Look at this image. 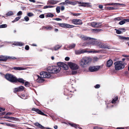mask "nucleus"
Here are the masks:
<instances>
[{
  "label": "nucleus",
  "mask_w": 129,
  "mask_h": 129,
  "mask_svg": "<svg viewBox=\"0 0 129 129\" xmlns=\"http://www.w3.org/2000/svg\"><path fill=\"white\" fill-rule=\"evenodd\" d=\"M13 13L12 11H9L7 13L6 15L7 16H10L13 15Z\"/></svg>",
  "instance_id": "obj_31"
},
{
  "label": "nucleus",
  "mask_w": 129,
  "mask_h": 129,
  "mask_svg": "<svg viewBox=\"0 0 129 129\" xmlns=\"http://www.w3.org/2000/svg\"><path fill=\"white\" fill-rule=\"evenodd\" d=\"M5 77L7 80L11 82H16L17 78L14 75L8 74L5 75Z\"/></svg>",
  "instance_id": "obj_2"
},
{
  "label": "nucleus",
  "mask_w": 129,
  "mask_h": 129,
  "mask_svg": "<svg viewBox=\"0 0 129 129\" xmlns=\"http://www.w3.org/2000/svg\"><path fill=\"white\" fill-rule=\"evenodd\" d=\"M92 30L94 31L95 32H97L99 31H100L102 30L101 29H94Z\"/></svg>",
  "instance_id": "obj_39"
},
{
  "label": "nucleus",
  "mask_w": 129,
  "mask_h": 129,
  "mask_svg": "<svg viewBox=\"0 0 129 129\" xmlns=\"http://www.w3.org/2000/svg\"><path fill=\"white\" fill-rule=\"evenodd\" d=\"M58 66L62 67L64 68L65 70H67L68 68V66L67 65L65 64L64 63L61 62H58L57 63Z\"/></svg>",
  "instance_id": "obj_13"
},
{
  "label": "nucleus",
  "mask_w": 129,
  "mask_h": 129,
  "mask_svg": "<svg viewBox=\"0 0 129 129\" xmlns=\"http://www.w3.org/2000/svg\"><path fill=\"white\" fill-rule=\"evenodd\" d=\"M21 17V16H19L18 17H16L15 19V21H18L20 18Z\"/></svg>",
  "instance_id": "obj_50"
},
{
  "label": "nucleus",
  "mask_w": 129,
  "mask_h": 129,
  "mask_svg": "<svg viewBox=\"0 0 129 129\" xmlns=\"http://www.w3.org/2000/svg\"><path fill=\"white\" fill-rule=\"evenodd\" d=\"M100 85L99 84H97L94 87L95 88H98L100 87Z\"/></svg>",
  "instance_id": "obj_52"
},
{
  "label": "nucleus",
  "mask_w": 129,
  "mask_h": 129,
  "mask_svg": "<svg viewBox=\"0 0 129 129\" xmlns=\"http://www.w3.org/2000/svg\"><path fill=\"white\" fill-rule=\"evenodd\" d=\"M5 108H2L0 107V112L3 111L5 110Z\"/></svg>",
  "instance_id": "obj_58"
},
{
  "label": "nucleus",
  "mask_w": 129,
  "mask_h": 129,
  "mask_svg": "<svg viewBox=\"0 0 129 129\" xmlns=\"http://www.w3.org/2000/svg\"><path fill=\"white\" fill-rule=\"evenodd\" d=\"M61 68L58 66L54 67V68H48L47 71L49 73L55 74L57 73L60 70Z\"/></svg>",
  "instance_id": "obj_5"
},
{
  "label": "nucleus",
  "mask_w": 129,
  "mask_h": 129,
  "mask_svg": "<svg viewBox=\"0 0 129 129\" xmlns=\"http://www.w3.org/2000/svg\"><path fill=\"white\" fill-rule=\"evenodd\" d=\"M72 22L74 24L76 25H80L82 23V21L78 19H74L72 20Z\"/></svg>",
  "instance_id": "obj_11"
},
{
  "label": "nucleus",
  "mask_w": 129,
  "mask_h": 129,
  "mask_svg": "<svg viewBox=\"0 0 129 129\" xmlns=\"http://www.w3.org/2000/svg\"><path fill=\"white\" fill-rule=\"evenodd\" d=\"M119 29L124 32H125L126 31V29L124 28H120Z\"/></svg>",
  "instance_id": "obj_60"
},
{
  "label": "nucleus",
  "mask_w": 129,
  "mask_h": 129,
  "mask_svg": "<svg viewBox=\"0 0 129 129\" xmlns=\"http://www.w3.org/2000/svg\"><path fill=\"white\" fill-rule=\"evenodd\" d=\"M115 30H116V33L117 34H121L122 33L121 31L120 30H117L116 29Z\"/></svg>",
  "instance_id": "obj_44"
},
{
  "label": "nucleus",
  "mask_w": 129,
  "mask_h": 129,
  "mask_svg": "<svg viewBox=\"0 0 129 129\" xmlns=\"http://www.w3.org/2000/svg\"><path fill=\"white\" fill-rule=\"evenodd\" d=\"M29 47L28 45L26 46L25 49L26 50H28L29 49Z\"/></svg>",
  "instance_id": "obj_56"
},
{
  "label": "nucleus",
  "mask_w": 129,
  "mask_h": 129,
  "mask_svg": "<svg viewBox=\"0 0 129 129\" xmlns=\"http://www.w3.org/2000/svg\"><path fill=\"white\" fill-rule=\"evenodd\" d=\"M69 124L72 127H74L75 128H77V127H78V126H79V125L76 124L74 123H70Z\"/></svg>",
  "instance_id": "obj_33"
},
{
  "label": "nucleus",
  "mask_w": 129,
  "mask_h": 129,
  "mask_svg": "<svg viewBox=\"0 0 129 129\" xmlns=\"http://www.w3.org/2000/svg\"><path fill=\"white\" fill-rule=\"evenodd\" d=\"M79 4H80L81 6L84 7H91V4L90 3H86L84 2H80Z\"/></svg>",
  "instance_id": "obj_14"
},
{
  "label": "nucleus",
  "mask_w": 129,
  "mask_h": 129,
  "mask_svg": "<svg viewBox=\"0 0 129 129\" xmlns=\"http://www.w3.org/2000/svg\"><path fill=\"white\" fill-rule=\"evenodd\" d=\"M99 8L101 9H102L103 8V6L102 5H99Z\"/></svg>",
  "instance_id": "obj_64"
},
{
  "label": "nucleus",
  "mask_w": 129,
  "mask_h": 129,
  "mask_svg": "<svg viewBox=\"0 0 129 129\" xmlns=\"http://www.w3.org/2000/svg\"><path fill=\"white\" fill-rule=\"evenodd\" d=\"M91 26L94 27L99 28L101 26V23H97L93 22L91 23Z\"/></svg>",
  "instance_id": "obj_12"
},
{
  "label": "nucleus",
  "mask_w": 129,
  "mask_h": 129,
  "mask_svg": "<svg viewBox=\"0 0 129 129\" xmlns=\"http://www.w3.org/2000/svg\"><path fill=\"white\" fill-rule=\"evenodd\" d=\"M73 15L74 16H78L80 14L79 13H74L73 14Z\"/></svg>",
  "instance_id": "obj_61"
},
{
  "label": "nucleus",
  "mask_w": 129,
  "mask_h": 129,
  "mask_svg": "<svg viewBox=\"0 0 129 129\" xmlns=\"http://www.w3.org/2000/svg\"><path fill=\"white\" fill-rule=\"evenodd\" d=\"M8 59H15L16 58L14 57H10V56H7Z\"/></svg>",
  "instance_id": "obj_48"
},
{
  "label": "nucleus",
  "mask_w": 129,
  "mask_h": 129,
  "mask_svg": "<svg viewBox=\"0 0 129 129\" xmlns=\"http://www.w3.org/2000/svg\"><path fill=\"white\" fill-rule=\"evenodd\" d=\"M22 14V12L21 11H19L17 14V16H19L21 15Z\"/></svg>",
  "instance_id": "obj_53"
},
{
  "label": "nucleus",
  "mask_w": 129,
  "mask_h": 129,
  "mask_svg": "<svg viewBox=\"0 0 129 129\" xmlns=\"http://www.w3.org/2000/svg\"><path fill=\"white\" fill-rule=\"evenodd\" d=\"M68 64L70 68L73 70H77L79 69V66L76 64L69 62L68 63Z\"/></svg>",
  "instance_id": "obj_7"
},
{
  "label": "nucleus",
  "mask_w": 129,
  "mask_h": 129,
  "mask_svg": "<svg viewBox=\"0 0 129 129\" xmlns=\"http://www.w3.org/2000/svg\"><path fill=\"white\" fill-rule=\"evenodd\" d=\"M44 15L43 14H41L39 16V17L41 18H43L44 17Z\"/></svg>",
  "instance_id": "obj_54"
},
{
  "label": "nucleus",
  "mask_w": 129,
  "mask_h": 129,
  "mask_svg": "<svg viewBox=\"0 0 129 129\" xmlns=\"http://www.w3.org/2000/svg\"><path fill=\"white\" fill-rule=\"evenodd\" d=\"M121 5V4L119 3H110L106 5V6H117L118 5Z\"/></svg>",
  "instance_id": "obj_23"
},
{
  "label": "nucleus",
  "mask_w": 129,
  "mask_h": 129,
  "mask_svg": "<svg viewBox=\"0 0 129 129\" xmlns=\"http://www.w3.org/2000/svg\"><path fill=\"white\" fill-rule=\"evenodd\" d=\"M27 15L28 16L30 17L33 16V15L31 13H27Z\"/></svg>",
  "instance_id": "obj_51"
},
{
  "label": "nucleus",
  "mask_w": 129,
  "mask_h": 129,
  "mask_svg": "<svg viewBox=\"0 0 129 129\" xmlns=\"http://www.w3.org/2000/svg\"><path fill=\"white\" fill-rule=\"evenodd\" d=\"M54 6H46L44 7V9H47V8H51L53 7Z\"/></svg>",
  "instance_id": "obj_41"
},
{
  "label": "nucleus",
  "mask_w": 129,
  "mask_h": 129,
  "mask_svg": "<svg viewBox=\"0 0 129 129\" xmlns=\"http://www.w3.org/2000/svg\"><path fill=\"white\" fill-rule=\"evenodd\" d=\"M17 80L16 81V82L18 81L20 82L21 83H24L25 82V80L23 79L22 78H19L17 79Z\"/></svg>",
  "instance_id": "obj_30"
},
{
  "label": "nucleus",
  "mask_w": 129,
  "mask_h": 129,
  "mask_svg": "<svg viewBox=\"0 0 129 129\" xmlns=\"http://www.w3.org/2000/svg\"><path fill=\"white\" fill-rule=\"evenodd\" d=\"M66 2L67 3L73 5H75L77 4L76 2H73L69 1H66Z\"/></svg>",
  "instance_id": "obj_26"
},
{
  "label": "nucleus",
  "mask_w": 129,
  "mask_h": 129,
  "mask_svg": "<svg viewBox=\"0 0 129 129\" xmlns=\"http://www.w3.org/2000/svg\"><path fill=\"white\" fill-rule=\"evenodd\" d=\"M87 64L90 63L92 60V59L90 57H83L82 59Z\"/></svg>",
  "instance_id": "obj_9"
},
{
  "label": "nucleus",
  "mask_w": 129,
  "mask_h": 129,
  "mask_svg": "<svg viewBox=\"0 0 129 129\" xmlns=\"http://www.w3.org/2000/svg\"><path fill=\"white\" fill-rule=\"evenodd\" d=\"M115 68L116 70H121L124 67V65L121 61H117L114 63Z\"/></svg>",
  "instance_id": "obj_4"
},
{
  "label": "nucleus",
  "mask_w": 129,
  "mask_h": 129,
  "mask_svg": "<svg viewBox=\"0 0 129 129\" xmlns=\"http://www.w3.org/2000/svg\"><path fill=\"white\" fill-rule=\"evenodd\" d=\"M118 99V98L117 96H116L114 99H113L112 101V103H115V102L117 101Z\"/></svg>",
  "instance_id": "obj_35"
},
{
  "label": "nucleus",
  "mask_w": 129,
  "mask_h": 129,
  "mask_svg": "<svg viewBox=\"0 0 129 129\" xmlns=\"http://www.w3.org/2000/svg\"><path fill=\"white\" fill-rule=\"evenodd\" d=\"M7 125L8 126H14V125L13 124L11 123L8 124H7Z\"/></svg>",
  "instance_id": "obj_57"
},
{
  "label": "nucleus",
  "mask_w": 129,
  "mask_h": 129,
  "mask_svg": "<svg viewBox=\"0 0 129 129\" xmlns=\"http://www.w3.org/2000/svg\"><path fill=\"white\" fill-rule=\"evenodd\" d=\"M99 66H96L90 67L89 68V70L91 72H93L98 70L100 68Z\"/></svg>",
  "instance_id": "obj_10"
},
{
  "label": "nucleus",
  "mask_w": 129,
  "mask_h": 129,
  "mask_svg": "<svg viewBox=\"0 0 129 129\" xmlns=\"http://www.w3.org/2000/svg\"><path fill=\"white\" fill-rule=\"evenodd\" d=\"M25 85L26 87H29L30 85L29 83L27 82H25L24 84Z\"/></svg>",
  "instance_id": "obj_45"
},
{
  "label": "nucleus",
  "mask_w": 129,
  "mask_h": 129,
  "mask_svg": "<svg viewBox=\"0 0 129 129\" xmlns=\"http://www.w3.org/2000/svg\"><path fill=\"white\" fill-rule=\"evenodd\" d=\"M81 37L82 40H89L91 39L90 38L83 36H81Z\"/></svg>",
  "instance_id": "obj_25"
},
{
  "label": "nucleus",
  "mask_w": 129,
  "mask_h": 129,
  "mask_svg": "<svg viewBox=\"0 0 129 129\" xmlns=\"http://www.w3.org/2000/svg\"><path fill=\"white\" fill-rule=\"evenodd\" d=\"M99 58L96 57H94L93 58V60L94 61H98L99 59Z\"/></svg>",
  "instance_id": "obj_42"
},
{
  "label": "nucleus",
  "mask_w": 129,
  "mask_h": 129,
  "mask_svg": "<svg viewBox=\"0 0 129 129\" xmlns=\"http://www.w3.org/2000/svg\"><path fill=\"white\" fill-rule=\"evenodd\" d=\"M40 75L41 77L44 78H48L50 77L51 75L49 73L47 72H43L40 73Z\"/></svg>",
  "instance_id": "obj_8"
},
{
  "label": "nucleus",
  "mask_w": 129,
  "mask_h": 129,
  "mask_svg": "<svg viewBox=\"0 0 129 129\" xmlns=\"http://www.w3.org/2000/svg\"><path fill=\"white\" fill-rule=\"evenodd\" d=\"M113 61L111 59L108 60L107 63V66L108 67H111L113 64Z\"/></svg>",
  "instance_id": "obj_21"
},
{
  "label": "nucleus",
  "mask_w": 129,
  "mask_h": 129,
  "mask_svg": "<svg viewBox=\"0 0 129 129\" xmlns=\"http://www.w3.org/2000/svg\"><path fill=\"white\" fill-rule=\"evenodd\" d=\"M65 59L66 61H68L70 59V58L69 57H66Z\"/></svg>",
  "instance_id": "obj_59"
},
{
  "label": "nucleus",
  "mask_w": 129,
  "mask_h": 129,
  "mask_svg": "<svg viewBox=\"0 0 129 129\" xmlns=\"http://www.w3.org/2000/svg\"><path fill=\"white\" fill-rule=\"evenodd\" d=\"M76 46V45L75 44H71V45H70V46H69V47L70 49H72L73 48H74V47H75V46Z\"/></svg>",
  "instance_id": "obj_34"
},
{
  "label": "nucleus",
  "mask_w": 129,
  "mask_h": 129,
  "mask_svg": "<svg viewBox=\"0 0 129 129\" xmlns=\"http://www.w3.org/2000/svg\"><path fill=\"white\" fill-rule=\"evenodd\" d=\"M125 23V20H123L120 21L119 22V24L120 25H122Z\"/></svg>",
  "instance_id": "obj_43"
},
{
  "label": "nucleus",
  "mask_w": 129,
  "mask_h": 129,
  "mask_svg": "<svg viewBox=\"0 0 129 129\" xmlns=\"http://www.w3.org/2000/svg\"><path fill=\"white\" fill-rule=\"evenodd\" d=\"M5 77L7 80L11 82H16L17 78L14 75L8 74L5 75Z\"/></svg>",
  "instance_id": "obj_3"
},
{
  "label": "nucleus",
  "mask_w": 129,
  "mask_h": 129,
  "mask_svg": "<svg viewBox=\"0 0 129 129\" xmlns=\"http://www.w3.org/2000/svg\"><path fill=\"white\" fill-rule=\"evenodd\" d=\"M53 27L51 26H43L42 27V29H46L47 30H51L53 29Z\"/></svg>",
  "instance_id": "obj_22"
},
{
  "label": "nucleus",
  "mask_w": 129,
  "mask_h": 129,
  "mask_svg": "<svg viewBox=\"0 0 129 129\" xmlns=\"http://www.w3.org/2000/svg\"><path fill=\"white\" fill-rule=\"evenodd\" d=\"M90 43L92 45H96L101 48H106V49H110V47L104 44V43L100 41H92V42H90Z\"/></svg>",
  "instance_id": "obj_1"
},
{
  "label": "nucleus",
  "mask_w": 129,
  "mask_h": 129,
  "mask_svg": "<svg viewBox=\"0 0 129 129\" xmlns=\"http://www.w3.org/2000/svg\"><path fill=\"white\" fill-rule=\"evenodd\" d=\"M119 38L120 39L126 40V37L119 36Z\"/></svg>",
  "instance_id": "obj_36"
},
{
  "label": "nucleus",
  "mask_w": 129,
  "mask_h": 129,
  "mask_svg": "<svg viewBox=\"0 0 129 129\" xmlns=\"http://www.w3.org/2000/svg\"><path fill=\"white\" fill-rule=\"evenodd\" d=\"M32 110L33 111H35L37 112V113L40 114L45 115V114L43 113L42 112L41 110H39V109H36L34 108H32Z\"/></svg>",
  "instance_id": "obj_18"
},
{
  "label": "nucleus",
  "mask_w": 129,
  "mask_h": 129,
  "mask_svg": "<svg viewBox=\"0 0 129 129\" xmlns=\"http://www.w3.org/2000/svg\"><path fill=\"white\" fill-rule=\"evenodd\" d=\"M13 45L16 46H22L23 45V44L20 42H15L13 44Z\"/></svg>",
  "instance_id": "obj_24"
},
{
  "label": "nucleus",
  "mask_w": 129,
  "mask_h": 129,
  "mask_svg": "<svg viewBox=\"0 0 129 129\" xmlns=\"http://www.w3.org/2000/svg\"><path fill=\"white\" fill-rule=\"evenodd\" d=\"M93 129H103L102 128L98 126H96L93 128Z\"/></svg>",
  "instance_id": "obj_55"
},
{
  "label": "nucleus",
  "mask_w": 129,
  "mask_h": 129,
  "mask_svg": "<svg viewBox=\"0 0 129 129\" xmlns=\"http://www.w3.org/2000/svg\"><path fill=\"white\" fill-rule=\"evenodd\" d=\"M0 58L3 59H4V60H3V61L4 62L6 61L8 59L7 56H0Z\"/></svg>",
  "instance_id": "obj_27"
},
{
  "label": "nucleus",
  "mask_w": 129,
  "mask_h": 129,
  "mask_svg": "<svg viewBox=\"0 0 129 129\" xmlns=\"http://www.w3.org/2000/svg\"><path fill=\"white\" fill-rule=\"evenodd\" d=\"M35 77L37 79V81L39 83H42L44 81V78H42L38 75L35 76Z\"/></svg>",
  "instance_id": "obj_15"
},
{
  "label": "nucleus",
  "mask_w": 129,
  "mask_h": 129,
  "mask_svg": "<svg viewBox=\"0 0 129 129\" xmlns=\"http://www.w3.org/2000/svg\"><path fill=\"white\" fill-rule=\"evenodd\" d=\"M57 2L53 0H49L48 2V4L50 3L52 5H54L56 4Z\"/></svg>",
  "instance_id": "obj_28"
},
{
  "label": "nucleus",
  "mask_w": 129,
  "mask_h": 129,
  "mask_svg": "<svg viewBox=\"0 0 129 129\" xmlns=\"http://www.w3.org/2000/svg\"><path fill=\"white\" fill-rule=\"evenodd\" d=\"M24 19L26 21H28L29 20V18L27 16L25 17L24 18Z\"/></svg>",
  "instance_id": "obj_47"
},
{
  "label": "nucleus",
  "mask_w": 129,
  "mask_h": 129,
  "mask_svg": "<svg viewBox=\"0 0 129 129\" xmlns=\"http://www.w3.org/2000/svg\"><path fill=\"white\" fill-rule=\"evenodd\" d=\"M77 73V71H76L73 70L72 71V75H75Z\"/></svg>",
  "instance_id": "obj_49"
},
{
  "label": "nucleus",
  "mask_w": 129,
  "mask_h": 129,
  "mask_svg": "<svg viewBox=\"0 0 129 129\" xmlns=\"http://www.w3.org/2000/svg\"><path fill=\"white\" fill-rule=\"evenodd\" d=\"M58 25L61 27L66 28H73L74 27L73 25H70L69 24L65 23H58Z\"/></svg>",
  "instance_id": "obj_6"
},
{
  "label": "nucleus",
  "mask_w": 129,
  "mask_h": 129,
  "mask_svg": "<svg viewBox=\"0 0 129 129\" xmlns=\"http://www.w3.org/2000/svg\"><path fill=\"white\" fill-rule=\"evenodd\" d=\"M7 26V25L6 24H3L0 25V28H6Z\"/></svg>",
  "instance_id": "obj_38"
},
{
  "label": "nucleus",
  "mask_w": 129,
  "mask_h": 129,
  "mask_svg": "<svg viewBox=\"0 0 129 129\" xmlns=\"http://www.w3.org/2000/svg\"><path fill=\"white\" fill-rule=\"evenodd\" d=\"M87 51L83 50H76L75 51V53L76 54L78 55L81 53L86 52Z\"/></svg>",
  "instance_id": "obj_16"
},
{
  "label": "nucleus",
  "mask_w": 129,
  "mask_h": 129,
  "mask_svg": "<svg viewBox=\"0 0 129 129\" xmlns=\"http://www.w3.org/2000/svg\"><path fill=\"white\" fill-rule=\"evenodd\" d=\"M107 9L110 10H111L114 9H117V8H116L115 7H108L107 8Z\"/></svg>",
  "instance_id": "obj_32"
},
{
  "label": "nucleus",
  "mask_w": 129,
  "mask_h": 129,
  "mask_svg": "<svg viewBox=\"0 0 129 129\" xmlns=\"http://www.w3.org/2000/svg\"><path fill=\"white\" fill-rule=\"evenodd\" d=\"M12 69L16 70H20L24 69L23 68L21 67H15L13 68Z\"/></svg>",
  "instance_id": "obj_29"
},
{
  "label": "nucleus",
  "mask_w": 129,
  "mask_h": 129,
  "mask_svg": "<svg viewBox=\"0 0 129 129\" xmlns=\"http://www.w3.org/2000/svg\"><path fill=\"white\" fill-rule=\"evenodd\" d=\"M25 95L23 94L21 95V96L20 97L22 99H25L24 98L25 97Z\"/></svg>",
  "instance_id": "obj_63"
},
{
  "label": "nucleus",
  "mask_w": 129,
  "mask_h": 129,
  "mask_svg": "<svg viewBox=\"0 0 129 129\" xmlns=\"http://www.w3.org/2000/svg\"><path fill=\"white\" fill-rule=\"evenodd\" d=\"M24 87L22 86H20L18 87L15 89L14 91L15 92L23 90L24 89Z\"/></svg>",
  "instance_id": "obj_20"
},
{
  "label": "nucleus",
  "mask_w": 129,
  "mask_h": 129,
  "mask_svg": "<svg viewBox=\"0 0 129 129\" xmlns=\"http://www.w3.org/2000/svg\"><path fill=\"white\" fill-rule=\"evenodd\" d=\"M61 45H57L54 46L53 48H49V49L51 50L52 51H56L60 48L61 47Z\"/></svg>",
  "instance_id": "obj_19"
},
{
  "label": "nucleus",
  "mask_w": 129,
  "mask_h": 129,
  "mask_svg": "<svg viewBox=\"0 0 129 129\" xmlns=\"http://www.w3.org/2000/svg\"><path fill=\"white\" fill-rule=\"evenodd\" d=\"M54 15L51 13H49L48 14L46 15L47 17H52L54 16Z\"/></svg>",
  "instance_id": "obj_37"
},
{
  "label": "nucleus",
  "mask_w": 129,
  "mask_h": 129,
  "mask_svg": "<svg viewBox=\"0 0 129 129\" xmlns=\"http://www.w3.org/2000/svg\"><path fill=\"white\" fill-rule=\"evenodd\" d=\"M54 20H56L57 21H60L61 20V19L58 18H56L54 19Z\"/></svg>",
  "instance_id": "obj_62"
},
{
  "label": "nucleus",
  "mask_w": 129,
  "mask_h": 129,
  "mask_svg": "<svg viewBox=\"0 0 129 129\" xmlns=\"http://www.w3.org/2000/svg\"><path fill=\"white\" fill-rule=\"evenodd\" d=\"M60 8L59 6L57 7L56 8V12L58 13H59L60 12Z\"/></svg>",
  "instance_id": "obj_40"
},
{
  "label": "nucleus",
  "mask_w": 129,
  "mask_h": 129,
  "mask_svg": "<svg viewBox=\"0 0 129 129\" xmlns=\"http://www.w3.org/2000/svg\"><path fill=\"white\" fill-rule=\"evenodd\" d=\"M122 18H120V17H117L116 18H115L114 19V20H118V21H119L121 20L122 19Z\"/></svg>",
  "instance_id": "obj_46"
},
{
  "label": "nucleus",
  "mask_w": 129,
  "mask_h": 129,
  "mask_svg": "<svg viewBox=\"0 0 129 129\" xmlns=\"http://www.w3.org/2000/svg\"><path fill=\"white\" fill-rule=\"evenodd\" d=\"M87 64L82 60L81 59L80 62V65L82 68H84L86 67Z\"/></svg>",
  "instance_id": "obj_17"
}]
</instances>
